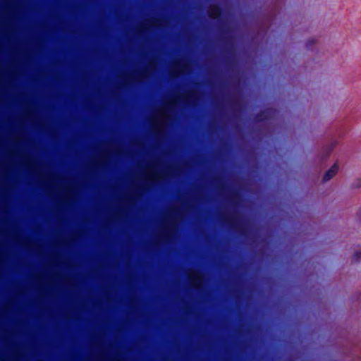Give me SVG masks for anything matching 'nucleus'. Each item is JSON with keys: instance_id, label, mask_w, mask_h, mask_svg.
I'll use <instances>...</instances> for the list:
<instances>
[{"instance_id": "nucleus-20", "label": "nucleus", "mask_w": 361, "mask_h": 361, "mask_svg": "<svg viewBox=\"0 0 361 361\" xmlns=\"http://www.w3.org/2000/svg\"><path fill=\"white\" fill-rule=\"evenodd\" d=\"M72 198V194L71 192V190L68 191L66 193V195H65V200H68Z\"/></svg>"}, {"instance_id": "nucleus-17", "label": "nucleus", "mask_w": 361, "mask_h": 361, "mask_svg": "<svg viewBox=\"0 0 361 361\" xmlns=\"http://www.w3.org/2000/svg\"><path fill=\"white\" fill-rule=\"evenodd\" d=\"M350 188L353 189L361 188V178H358L350 185Z\"/></svg>"}, {"instance_id": "nucleus-19", "label": "nucleus", "mask_w": 361, "mask_h": 361, "mask_svg": "<svg viewBox=\"0 0 361 361\" xmlns=\"http://www.w3.org/2000/svg\"><path fill=\"white\" fill-rule=\"evenodd\" d=\"M13 0H4L5 7H9L12 4Z\"/></svg>"}, {"instance_id": "nucleus-15", "label": "nucleus", "mask_w": 361, "mask_h": 361, "mask_svg": "<svg viewBox=\"0 0 361 361\" xmlns=\"http://www.w3.org/2000/svg\"><path fill=\"white\" fill-rule=\"evenodd\" d=\"M317 40L315 39L314 38H311V39H309L306 44H305V47H306V49L307 50H312V47L313 46L317 44Z\"/></svg>"}, {"instance_id": "nucleus-5", "label": "nucleus", "mask_w": 361, "mask_h": 361, "mask_svg": "<svg viewBox=\"0 0 361 361\" xmlns=\"http://www.w3.org/2000/svg\"><path fill=\"white\" fill-rule=\"evenodd\" d=\"M130 202L135 205V166H131L130 173Z\"/></svg>"}, {"instance_id": "nucleus-4", "label": "nucleus", "mask_w": 361, "mask_h": 361, "mask_svg": "<svg viewBox=\"0 0 361 361\" xmlns=\"http://www.w3.org/2000/svg\"><path fill=\"white\" fill-rule=\"evenodd\" d=\"M118 78L125 84H135V66L131 67L129 71L121 72L118 75Z\"/></svg>"}, {"instance_id": "nucleus-14", "label": "nucleus", "mask_w": 361, "mask_h": 361, "mask_svg": "<svg viewBox=\"0 0 361 361\" xmlns=\"http://www.w3.org/2000/svg\"><path fill=\"white\" fill-rule=\"evenodd\" d=\"M135 137L132 136L130 138V155L132 159L135 156Z\"/></svg>"}, {"instance_id": "nucleus-8", "label": "nucleus", "mask_w": 361, "mask_h": 361, "mask_svg": "<svg viewBox=\"0 0 361 361\" xmlns=\"http://www.w3.org/2000/svg\"><path fill=\"white\" fill-rule=\"evenodd\" d=\"M135 281V274H134L133 272L130 276L131 281V291L130 296V312L133 314L135 312V289L133 290V281Z\"/></svg>"}, {"instance_id": "nucleus-10", "label": "nucleus", "mask_w": 361, "mask_h": 361, "mask_svg": "<svg viewBox=\"0 0 361 361\" xmlns=\"http://www.w3.org/2000/svg\"><path fill=\"white\" fill-rule=\"evenodd\" d=\"M23 164L26 169H27L30 171H33L35 169V162H34L33 159L30 157H27V156L23 157Z\"/></svg>"}, {"instance_id": "nucleus-27", "label": "nucleus", "mask_w": 361, "mask_h": 361, "mask_svg": "<svg viewBox=\"0 0 361 361\" xmlns=\"http://www.w3.org/2000/svg\"><path fill=\"white\" fill-rule=\"evenodd\" d=\"M268 25H271L272 24H271V23H269Z\"/></svg>"}, {"instance_id": "nucleus-6", "label": "nucleus", "mask_w": 361, "mask_h": 361, "mask_svg": "<svg viewBox=\"0 0 361 361\" xmlns=\"http://www.w3.org/2000/svg\"><path fill=\"white\" fill-rule=\"evenodd\" d=\"M110 153L107 151H104L99 159H97L94 165L99 167L106 166L110 161Z\"/></svg>"}, {"instance_id": "nucleus-3", "label": "nucleus", "mask_w": 361, "mask_h": 361, "mask_svg": "<svg viewBox=\"0 0 361 361\" xmlns=\"http://www.w3.org/2000/svg\"><path fill=\"white\" fill-rule=\"evenodd\" d=\"M275 114L276 109L272 107L262 109L255 115L253 118L254 122L257 123L269 121L274 117Z\"/></svg>"}, {"instance_id": "nucleus-25", "label": "nucleus", "mask_w": 361, "mask_h": 361, "mask_svg": "<svg viewBox=\"0 0 361 361\" xmlns=\"http://www.w3.org/2000/svg\"><path fill=\"white\" fill-rule=\"evenodd\" d=\"M133 346H134V344L132 343H131V348H132V349L133 348Z\"/></svg>"}, {"instance_id": "nucleus-24", "label": "nucleus", "mask_w": 361, "mask_h": 361, "mask_svg": "<svg viewBox=\"0 0 361 361\" xmlns=\"http://www.w3.org/2000/svg\"><path fill=\"white\" fill-rule=\"evenodd\" d=\"M51 178H52L53 179H58V178H59V176H51Z\"/></svg>"}, {"instance_id": "nucleus-28", "label": "nucleus", "mask_w": 361, "mask_h": 361, "mask_svg": "<svg viewBox=\"0 0 361 361\" xmlns=\"http://www.w3.org/2000/svg\"><path fill=\"white\" fill-rule=\"evenodd\" d=\"M38 361H44V360H38Z\"/></svg>"}, {"instance_id": "nucleus-7", "label": "nucleus", "mask_w": 361, "mask_h": 361, "mask_svg": "<svg viewBox=\"0 0 361 361\" xmlns=\"http://www.w3.org/2000/svg\"><path fill=\"white\" fill-rule=\"evenodd\" d=\"M338 171V165L336 162L324 174L322 182L325 183L333 178Z\"/></svg>"}, {"instance_id": "nucleus-23", "label": "nucleus", "mask_w": 361, "mask_h": 361, "mask_svg": "<svg viewBox=\"0 0 361 361\" xmlns=\"http://www.w3.org/2000/svg\"><path fill=\"white\" fill-rule=\"evenodd\" d=\"M64 280L66 283H70L72 281V279L70 278H66Z\"/></svg>"}, {"instance_id": "nucleus-9", "label": "nucleus", "mask_w": 361, "mask_h": 361, "mask_svg": "<svg viewBox=\"0 0 361 361\" xmlns=\"http://www.w3.org/2000/svg\"><path fill=\"white\" fill-rule=\"evenodd\" d=\"M221 13L220 8L217 6L212 5L208 9V15L212 19L218 18Z\"/></svg>"}, {"instance_id": "nucleus-16", "label": "nucleus", "mask_w": 361, "mask_h": 361, "mask_svg": "<svg viewBox=\"0 0 361 361\" xmlns=\"http://www.w3.org/2000/svg\"><path fill=\"white\" fill-rule=\"evenodd\" d=\"M360 259H361V250H357L353 254V260L355 262H358Z\"/></svg>"}, {"instance_id": "nucleus-22", "label": "nucleus", "mask_w": 361, "mask_h": 361, "mask_svg": "<svg viewBox=\"0 0 361 361\" xmlns=\"http://www.w3.org/2000/svg\"><path fill=\"white\" fill-rule=\"evenodd\" d=\"M119 216V212L118 209H116L114 212V216L115 218H117Z\"/></svg>"}, {"instance_id": "nucleus-13", "label": "nucleus", "mask_w": 361, "mask_h": 361, "mask_svg": "<svg viewBox=\"0 0 361 361\" xmlns=\"http://www.w3.org/2000/svg\"><path fill=\"white\" fill-rule=\"evenodd\" d=\"M123 149L120 145H114L111 147V153L115 156H120L123 154Z\"/></svg>"}, {"instance_id": "nucleus-21", "label": "nucleus", "mask_w": 361, "mask_h": 361, "mask_svg": "<svg viewBox=\"0 0 361 361\" xmlns=\"http://www.w3.org/2000/svg\"><path fill=\"white\" fill-rule=\"evenodd\" d=\"M25 114L27 117L31 118L32 116V111L31 109H27L25 111Z\"/></svg>"}, {"instance_id": "nucleus-2", "label": "nucleus", "mask_w": 361, "mask_h": 361, "mask_svg": "<svg viewBox=\"0 0 361 361\" xmlns=\"http://www.w3.org/2000/svg\"><path fill=\"white\" fill-rule=\"evenodd\" d=\"M23 24H0V25H23ZM27 25H49L50 24H27ZM58 25H68L69 24H57ZM122 25H128L130 30V47L132 51H135V24H121Z\"/></svg>"}, {"instance_id": "nucleus-1", "label": "nucleus", "mask_w": 361, "mask_h": 361, "mask_svg": "<svg viewBox=\"0 0 361 361\" xmlns=\"http://www.w3.org/2000/svg\"><path fill=\"white\" fill-rule=\"evenodd\" d=\"M252 24H137V44L140 37L141 31L146 27H193V28H206V27H242L252 25ZM138 58V45H137V59ZM138 86L139 80L137 74V133H138ZM138 157V142L137 141V157Z\"/></svg>"}, {"instance_id": "nucleus-26", "label": "nucleus", "mask_w": 361, "mask_h": 361, "mask_svg": "<svg viewBox=\"0 0 361 361\" xmlns=\"http://www.w3.org/2000/svg\"><path fill=\"white\" fill-rule=\"evenodd\" d=\"M111 361H115V360H116V359H115V358H111Z\"/></svg>"}, {"instance_id": "nucleus-18", "label": "nucleus", "mask_w": 361, "mask_h": 361, "mask_svg": "<svg viewBox=\"0 0 361 361\" xmlns=\"http://www.w3.org/2000/svg\"><path fill=\"white\" fill-rule=\"evenodd\" d=\"M355 220L361 223V207L359 208L356 213Z\"/></svg>"}, {"instance_id": "nucleus-12", "label": "nucleus", "mask_w": 361, "mask_h": 361, "mask_svg": "<svg viewBox=\"0 0 361 361\" xmlns=\"http://www.w3.org/2000/svg\"><path fill=\"white\" fill-rule=\"evenodd\" d=\"M336 145H337V142L334 141V142H331L329 145L324 146L323 147V153L324 154L325 159L328 158L330 156V154H331V152L336 147Z\"/></svg>"}, {"instance_id": "nucleus-11", "label": "nucleus", "mask_w": 361, "mask_h": 361, "mask_svg": "<svg viewBox=\"0 0 361 361\" xmlns=\"http://www.w3.org/2000/svg\"><path fill=\"white\" fill-rule=\"evenodd\" d=\"M20 244L28 249L30 250H37L39 247V245L33 243L30 238H25L20 241Z\"/></svg>"}]
</instances>
